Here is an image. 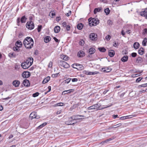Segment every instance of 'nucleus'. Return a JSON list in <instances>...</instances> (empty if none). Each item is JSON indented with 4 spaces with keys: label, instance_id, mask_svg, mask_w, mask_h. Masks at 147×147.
Masks as SVG:
<instances>
[{
    "label": "nucleus",
    "instance_id": "1",
    "mask_svg": "<svg viewBox=\"0 0 147 147\" xmlns=\"http://www.w3.org/2000/svg\"><path fill=\"white\" fill-rule=\"evenodd\" d=\"M34 43L33 39L29 37H26L23 42V43L25 47L28 49H30L32 48Z\"/></svg>",
    "mask_w": 147,
    "mask_h": 147
},
{
    "label": "nucleus",
    "instance_id": "2",
    "mask_svg": "<svg viewBox=\"0 0 147 147\" xmlns=\"http://www.w3.org/2000/svg\"><path fill=\"white\" fill-rule=\"evenodd\" d=\"M89 25L91 26H96L99 23V20L97 18H90L89 19Z\"/></svg>",
    "mask_w": 147,
    "mask_h": 147
},
{
    "label": "nucleus",
    "instance_id": "3",
    "mask_svg": "<svg viewBox=\"0 0 147 147\" xmlns=\"http://www.w3.org/2000/svg\"><path fill=\"white\" fill-rule=\"evenodd\" d=\"M26 27L28 29L32 30L34 28V25L32 21H30L27 22L26 24Z\"/></svg>",
    "mask_w": 147,
    "mask_h": 147
},
{
    "label": "nucleus",
    "instance_id": "4",
    "mask_svg": "<svg viewBox=\"0 0 147 147\" xmlns=\"http://www.w3.org/2000/svg\"><path fill=\"white\" fill-rule=\"evenodd\" d=\"M111 105H110L106 107H101V105L98 102L97 104L94 105V107H95V109H96L97 110H101L103 109H105L106 108L109 107H111Z\"/></svg>",
    "mask_w": 147,
    "mask_h": 147
},
{
    "label": "nucleus",
    "instance_id": "5",
    "mask_svg": "<svg viewBox=\"0 0 147 147\" xmlns=\"http://www.w3.org/2000/svg\"><path fill=\"white\" fill-rule=\"evenodd\" d=\"M59 64L60 66L66 68H67L69 67V65L63 61H60L59 62Z\"/></svg>",
    "mask_w": 147,
    "mask_h": 147
},
{
    "label": "nucleus",
    "instance_id": "6",
    "mask_svg": "<svg viewBox=\"0 0 147 147\" xmlns=\"http://www.w3.org/2000/svg\"><path fill=\"white\" fill-rule=\"evenodd\" d=\"M97 34L94 33H91L89 35L90 39L93 41L96 40L97 39Z\"/></svg>",
    "mask_w": 147,
    "mask_h": 147
},
{
    "label": "nucleus",
    "instance_id": "7",
    "mask_svg": "<svg viewBox=\"0 0 147 147\" xmlns=\"http://www.w3.org/2000/svg\"><path fill=\"white\" fill-rule=\"evenodd\" d=\"M75 123L74 120L72 119V116L69 118L68 121L65 122V124L68 125H73Z\"/></svg>",
    "mask_w": 147,
    "mask_h": 147
},
{
    "label": "nucleus",
    "instance_id": "8",
    "mask_svg": "<svg viewBox=\"0 0 147 147\" xmlns=\"http://www.w3.org/2000/svg\"><path fill=\"white\" fill-rule=\"evenodd\" d=\"M30 76V73L28 71H24L22 74V76L24 78H28Z\"/></svg>",
    "mask_w": 147,
    "mask_h": 147
},
{
    "label": "nucleus",
    "instance_id": "9",
    "mask_svg": "<svg viewBox=\"0 0 147 147\" xmlns=\"http://www.w3.org/2000/svg\"><path fill=\"white\" fill-rule=\"evenodd\" d=\"M33 58L32 57L28 58L25 62L28 65L30 66L32 64L33 62Z\"/></svg>",
    "mask_w": 147,
    "mask_h": 147
},
{
    "label": "nucleus",
    "instance_id": "10",
    "mask_svg": "<svg viewBox=\"0 0 147 147\" xmlns=\"http://www.w3.org/2000/svg\"><path fill=\"white\" fill-rule=\"evenodd\" d=\"M84 74L87 75H94L97 74L98 73V72L95 71L94 72H89L88 71L84 70L83 71Z\"/></svg>",
    "mask_w": 147,
    "mask_h": 147
},
{
    "label": "nucleus",
    "instance_id": "11",
    "mask_svg": "<svg viewBox=\"0 0 147 147\" xmlns=\"http://www.w3.org/2000/svg\"><path fill=\"white\" fill-rule=\"evenodd\" d=\"M147 14V9L145 8L144 9H143L142 11L140 12V15L144 17H145Z\"/></svg>",
    "mask_w": 147,
    "mask_h": 147
},
{
    "label": "nucleus",
    "instance_id": "12",
    "mask_svg": "<svg viewBox=\"0 0 147 147\" xmlns=\"http://www.w3.org/2000/svg\"><path fill=\"white\" fill-rule=\"evenodd\" d=\"M84 117V116L83 115H75L72 116V119H73L75 121L76 120H78V119H82V118H80L79 117Z\"/></svg>",
    "mask_w": 147,
    "mask_h": 147
},
{
    "label": "nucleus",
    "instance_id": "13",
    "mask_svg": "<svg viewBox=\"0 0 147 147\" xmlns=\"http://www.w3.org/2000/svg\"><path fill=\"white\" fill-rule=\"evenodd\" d=\"M85 54L84 52L82 51H79L77 53V56L78 57H82L85 56Z\"/></svg>",
    "mask_w": 147,
    "mask_h": 147
},
{
    "label": "nucleus",
    "instance_id": "14",
    "mask_svg": "<svg viewBox=\"0 0 147 147\" xmlns=\"http://www.w3.org/2000/svg\"><path fill=\"white\" fill-rule=\"evenodd\" d=\"M47 124V123L46 122L43 123L42 124L39 126L38 127H36V130H39L40 129L42 128L43 127L45 126Z\"/></svg>",
    "mask_w": 147,
    "mask_h": 147
},
{
    "label": "nucleus",
    "instance_id": "15",
    "mask_svg": "<svg viewBox=\"0 0 147 147\" xmlns=\"http://www.w3.org/2000/svg\"><path fill=\"white\" fill-rule=\"evenodd\" d=\"M23 84L25 86L28 87L30 85L29 81L26 79L25 80L23 81Z\"/></svg>",
    "mask_w": 147,
    "mask_h": 147
},
{
    "label": "nucleus",
    "instance_id": "16",
    "mask_svg": "<svg viewBox=\"0 0 147 147\" xmlns=\"http://www.w3.org/2000/svg\"><path fill=\"white\" fill-rule=\"evenodd\" d=\"M12 84L15 87H18L20 84V82L18 80H15L13 82Z\"/></svg>",
    "mask_w": 147,
    "mask_h": 147
},
{
    "label": "nucleus",
    "instance_id": "17",
    "mask_svg": "<svg viewBox=\"0 0 147 147\" xmlns=\"http://www.w3.org/2000/svg\"><path fill=\"white\" fill-rule=\"evenodd\" d=\"M96 50L94 48H91L89 49L88 53L90 55L93 54L95 52Z\"/></svg>",
    "mask_w": 147,
    "mask_h": 147
},
{
    "label": "nucleus",
    "instance_id": "18",
    "mask_svg": "<svg viewBox=\"0 0 147 147\" xmlns=\"http://www.w3.org/2000/svg\"><path fill=\"white\" fill-rule=\"evenodd\" d=\"M21 65L22 67L24 69L28 68L30 67L29 65H28L25 62L22 63Z\"/></svg>",
    "mask_w": 147,
    "mask_h": 147
},
{
    "label": "nucleus",
    "instance_id": "19",
    "mask_svg": "<svg viewBox=\"0 0 147 147\" xmlns=\"http://www.w3.org/2000/svg\"><path fill=\"white\" fill-rule=\"evenodd\" d=\"M36 114V113L35 112H32L30 115L29 118L31 119H32L35 117V115Z\"/></svg>",
    "mask_w": 147,
    "mask_h": 147
},
{
    "label": "nucleus",
    "instance_id": "20",
    "mask_svg": "<svg viewBox=\"0 0 147 147\" xmlns=\"http://www.w3.org/2000/svg\"><path fill=\"white\" fill-rule=\"evenodd\" d=\"M50 79V77L48 76L46 78H45L44 80H43L42 82V83L43 84H45L49 81V80Z\"/></svg>",
    "mask_w": 147,
    "mask_h": 147
},
{
    "label": "nucleus",
    "instance_id": "21",
    "mask_svg": "<svg viewBox=\"0 0 147 147\" xmlns=\"http://www.w3.org/2000/svg\"><path fill=\"white\" fill-rule=\"evenodd\" d=\"M60 27L59 26H56L54 28V31L55 33H57L60 31Z\"/></svg>",
    "mask_w": 147,
    "mask_h": 147
},
{
    "label": "nucleus",
    "instance_id": "22",
    "mask_svg": "<svg viewBox=\"0 0 147 147\" xmlns=\"http://www.w3.org/2000/svg\"><path fill=\"white\" fill-rule=\"evenodd\" d=\"M22 45V42L20 40H18L15 43L16 46H18L19 47H21Z\"/></svg>",
    "mask_w": 147,
    "mask_h": 147
},
{
    "label": "nucleus",
    "instance_id": "23",
    "mask_svg": "<svg viewBox=\"0 0 147 147\" xmlns=\"http://www.w3.org/2000/svg\"><path fill=\"white\" fill-rule=\"evenodd\" d=\"M115 54V51L113 50H110L109 51L108 55L110 57H113Z\"/></svg>",
    "mask_w": 147,
    "mask_h": 147
},
{
    "label": "nucleus",
    "instance_id": "24",
    "mask_svg": "<svg viewBox=\"0 0 147 147\" xmlns=\"http://www.w3.org/2000/svg\"><path fill=\"white\" fill-rule=\"evenodd\" d=\"M134 47L135 49H137L139 48L140 44L138 42H135L134 44Z\"/></svg>",
    "mask_w": 147,
    "mask_h": 147
},
{
    "label": "nucleus",
    "instance_id": "25",
    "mask_svg": "<svg viewBox=\"0 0 147 147\" xmlns=\"http://www.w3.org/2000/svg\"><path fill=\"white\" fill-rule=\"evenodd\" d=\"M101 9L102 8L101 7L95 8L94 11V13L96 14L97 12H100Z\"/></svg>",
    "mask_w": 147,
    "mask_h": 147
},
{
    "label": "nucleus",
    "instance_id": "26",
    "mask_svg": "<svg viewBox=\"0 0 147 147\" xmlns=\"http://www.w3.org/2000/svg\"><path fill=\"white\" fill-rule=\"evenodd\" d=\"M61 58L62 59L66 61L68 59L69 57L67 55H61Z\"/></svg>",
    "mask_w": 147,
    "mask_h": 147
},
{
    "label": "nucleus",
    "instance_id": "27",
    "mask_svg": "<svg viewBox=\"0 0 147 147\" xmlns=\"http://www.w3.org/2000/svg\"><path fill=\"white\" fill-rule=\"evenodd\" d=\"M51 38L49 36H47L44 38V41L46 43L49 42L51 40Z\"/></svg>",
    "mask_w": 147,
    "mask_h": 147
},
{
    "label": "nucleus",
    "instance_id": "28",
    "mask_svg": "<svg viewBox=\"0 0 147 147\" xmlns=\"http://www.w3.org/2000/svg\"><path fill=\"white\" fill-rule=\"evenodd\" d=\"M16 56L14 53L11 52L8 54V56L10 58L15 57Z\"/></svg>",
    "mask_w": 147,
    "mask_h": 147
},
{
    "label": "nucleus",
    "instance_id": "29",
    "mask_svg": "<svg viewBox=\"0 0 147 147\" xmlns=\"http://www.w3.org/2000/svg\"><path fill=\"white\" fill-rule=\"evenodd\" d=\"M136 61L138 63H141L142 61V59L141 57H139L136 59Z\"/></svg>",
    "mask_w": 147,
    "mask_h": 147
},
{
    "label": "nucleus",
    "instance_id": "30",
    "mask_svg": "<svg viewBox=\"0 0 147 147\" xmlns=\"http://www.w3.org/2000/svg\"><path fill=\"white\" fill-rule=\"evenodd\" d=\"M83 26V25L81 23H79L77 25V28L79 30H81Z\"/></svg>",
    "mask_w": 147,
    "mask_h": 147
},
{
    "label": "nucleus",
    "instance_id": "31",
    "mask_svg": "<svg viewBox=\"0 0 147 147\" xmlns=\"http://www.w3.org/2000/svg\"><path fill=\"white\" fill-rule=\"evenodd\" d=\"M78 107V105L77 104L71 106L70 108V110L71 111H72L74 109H76Z\"/></svg>",
    "mask_w": 147,
    "mask_h": 147
},
{
    "label": "nucleus",
    "instance_id": "32",
    "mask_svg": "<svg viewBox=\"0 0 147 147\" xmlns=\"http://www.w3.org/2000/svg\"><path fill=\"white\" fill-rule=\"evenodd\" d=\"M144 52V50L143 48H141L138 50V53L140 55H142Z\"/></svg>",
    "mask_w": 147,
    "mask_h": 147
},
{
    "label": "nucleus",
    "instance_id": "33",
    "mask_svg": "<svg viewBox=\"0 0 147 147\" xmlns=\"http://www.w3.org/2000/svg\"><path fill=\"white\" fill-rule=\"evenodd\" d=\"M128 59V57L127 56H124L121 59L122 61L125 62Z\"/></svg>",
    "mask_w": 147,
    "mask_h": 147
},
{
    "label": "nucleus",
    "instance_id": "34",
    "mask_svg": "<svg viewBox=\"0 0 147 147\" xmlns=\"http://www.w3.org/2000/svg\"><path fill=\"white\" fill-rule=\"evenodd\" d=\"M26 18L25 16H22L20 20L21 22L22 23H25L26 21Z\"/></svg>",
    "mask_w": 147,
    "mask_h": 147
},
{
    "label": "nucleus",
    "instance_id": "35",
    "mask_svg": "<svg viewBox=\"0 0 147 147\" xmlns=\"http://www.w3.org/2000/svg\"><path fill=\"white\" fill-rule=\"evenodd\" d=\"M122 124V123H119L116 125H115L113 127H109L110 129L113 128H117L120 126H121Z\"/></svg>",
    "mask_w": 147,
    "mask_h": 147
},
{
    "label": "nucleus",
    "instance_id": "36",
    "mask_svg": "<svg viewBox=\"0 0 147 147\" xmlns=\"http://www.w3.org/2000/svg\"><path fill=\"white\" fill-rule=\"evenodd\" d=\"M73 90V89H70L64 91L62 92V94H67L69 93H70L71 92V91H72Z\"/></svg>",
    "mask_w": 147,
    "mask_h": 147
},
{
    "label": "nucleus",
    "instance_id": "37",
    "mask_svg": "<svg viewBox=\"0 0 147 147\" xmlns=\"http://www.w3.org/2000/svg\"><path fill=\"white\" fill-rule=\"evenodd\" d=\"M147 43V38H145L142 41V44L144 46H146V44Z\"/></svg>",
    "mask_w": 147,
    "mask_h": 147
},
{
    "label": "nucleus",
    "instance_id": "38",
    "mask_svg": "<svg viewBox=\"0 0 147 147\" xmlns=\"http://www.w3.org/2000/svg\"><path fill=\"white\" fill-rule=\"evenodd\" d=\"M98 49L101 52H104L106 51V49L103 47H99Z\"/></svg>",
    "mask_w": 147,
    "mask_h": 147
},
{
    "label": "nucleus",
    "instance_id": "39",
    "mask_svg": "<svg viewBox=\"0 0 147 147\" xmlns=\"http://www.w3.org/2000/svg\"><path fill=\"white\" fill-rule=\"evenodd\" d=\"M78 65H79V64H78L77 63L74 64L72 65V67L74 68H76L77 69H78L79 68V67H78L79 66Z\"/></svg>",
    "mask_w": 147,
    "mask_h": 147
},
{
    "label": "nucleus",
    "instance_id": "40",
    "mask_svg": "<svg viewBox=\"0 0 147 147\" xmlns=\"http://www.w3.org/2000/svg\"><path fill=\"white\" fill-rule=\"evenodd\" d=\"M104 12L107 15H108L110 12V10H109V8H107L104 10Z\"/></svg>",
    "mask_w": 147,
    "mask_h": 147
},
{
    "label": "nucleus",
    "instance_id": "41",
    "mask_svg": "<svg viewBox=\"0 0 147 147\" xmlns=\"http://www.w3.org/2000/svg\"><path fill=\"white\" fill-rule=\"evenodd\" d=\"M71 80V78H68L64 81V83L65 84H68L69 82Z\"/></svg>",
    "mask_w": 147,
    "mask_h": 147
},
{
    "label": "nucleus",
    "instance_id": "42",
    "mask_svg": "<svg viewBox=\"0 0 147 147\" xmlns=\"http://www.w3.org/2000/svg\"><path fill=\"white\" fill-rule=\"evenodd\" d=\"M64 105V103L62 102H60L57 103L55 105V106H62Z\"/></svg>",
    "mask_w": 147,
    "mask_h": 147
},
{
    "label": "nucleus",
    "instance_id": "43",
    "mask_svg": "<svg viewBox=\"0 0 147 147\" xmlns=\"http://www.w3.org/2000/svg\"><path fill=\"white\" fill-rule=\"evenodd\" d=\"M79 44L82 46H83L84 44V41L83 40H81L79 42Z\"/></svg>",
    "mask_w": 147,
    "mask_h": 147
},
{
    "label": "nucleus",
    "instance_id": "44",
    "mask_svg": "<svg viewBox=\"0 0 147 147\" xmlns=\"http://www.w3.org/2000/svg\"><path fill=\"white\" fill-rule=\"evenodd\" d=\"M19 47L18 46H16V47H13V49L14 51H18L19 50Z\"/></svg>",
    "mask_w": 147,
    "mask_h": 147
},
{
    "label": "nucleus",
    "instance_id": "45",
    "mask_svg": "<svg viewBox=\"0 0 147 147\" xmlns=\"http://www.w3.org/2000/svg\"><path fill=\"white\" fill-rule=\"evenodd\" d=\"M95 107H94V105L88 107V109L89 110H91L95 109Z\"/></svg>",
    "mask_w": 147,
    "mask_h": 147
},
{
    "label": "nucleus",
    "instance_id": "46",
    "mask_svg": "<svg viewBox=\"0 0 147 147\" xmlns=\"http://www.w3.org/2000/svg\"><path fill=\"white\" fill-rule=\"evenodd\" d=\"M79 66L78 67H79L78 69L79 70H82L84 69L83 66L79 64Z\"/></svg>",
    "mask_w": 147,
    "mask_h": 147
},
{
    "label": "nucleus",
    "instance_id": "47",
    "mask_svg": "<svg viewBox=\"0 0 147 147\" xmlns=\"http://www.w3.org/2000/svg\"><path fill=\"white\" fill-rule=\"evenodd\" d=\"M39 93L38 92H36L33 94L32 96L33 97H36L39 95Z\"/></svg>",
    "mask_w": 147,
    "mask_h": 147
},
{
    "label": "nucleus",
    "instance_id": "48",
    "mask_svg": "<svg viewBox=\"0 0 147 147\" xmlns=\"http://www.w3.org/2000/svg\"><path fill=\"white\" fill-rule=\"evenodd\" d=\"M147 33V28H144L142 34L144 35L145 34Z\"/></svg>",
    "mask_w": 147,
    "mask_h": 147
},
{
    "label": "nucleus",
    "instance_id": "49",
    "mask_svg": "<svg viewBox=\"0 0 147 147\" xmlns=\"http://www.w3.org/2000/svg\"><path fill=\"white\" fill-rule=\"evenodd\" d=\"M42 28V25H39L38 26L37 30L38 31V32H40V31L41 30Z\"/></svg>",
    "mask_w": 147,
    "mask_h": 147
},
{
    "label": "nucleus",
    "instance_id": "50",
    "mask_svg": "<svg viewBox=\"0 0 147 147\" xmlns=\"http://www.w3.org/2000/svg\"><path fill=\"white\" fill-rule=\"evenodd\" d=\"M142 78L139 77L136 80V82H139L141 80Z\"/></svg>",
    "mask_w": 147,
    "mask_h": 147
},
{
    "label": "nucleus",
    "instance_id": "51",
    "mask_svg": "<svg viewBox=\"0 0 147 147\" xmlns=\"http://www.w3.org/2000/svg\"><path fill=\"white\" fill-rule=\"evenodd\" d=\"M113 45L115 47H118V44L117 43L115 42H113Z\"/></svg>",
    "mask_w": 147,
    "mask_h": 147
},
{
    "label": "nucleus",
    "instance_id": "52",
    "mask_svg": "<svg viewBox=\"0 0 147 147\" xmlns=\"http://www.w3.org/2000/svg\"><path fill=\"white\" fill-rule=\"evenodd\" d=\"M127 116V118L129 119V118H132L136 116V115H129L128 116Z\"/></svg>",
    "mask_w": 147,
    "mask_h": 147
},
{
    "label": "nucleus",
    "instance_id": "53",
    "mask_svg": "<svg viewBox=\"0 0 147 147\" xmlns=\"http://www.w3.org/2000/svg\"><path fill=\"white\" fill-rule=\"evenodd\" d=\"M49 15L52 18L55 16V14L53 12H50L49 13Z\"/></svg>",
    "mask_w": 147,
    "mask_h": 147
},
{
    "label": "nucleus",
    "instance_id": "54",
    "mask_svg": "<svg viewBox=\"0 0 147 147\" xmlns=\"http://www.w3.org/2000/svg\"><path fill=\"white\" fill-rule=\"evenodd\" d=\"M111 38V36L109 35H108L106 37V39L107 40H110Z\"/></svg>",
    "mask_w": 147,
    "mask_h": 147
},
{
    "label": "nucleus",
    "instance_id": "55",
    "mask_svg": "<svg viewBox=\"0 0 147 147\" xmlns=\"http://www.w3.org/2000/svg\"><path fill=\"white\" fill-rule=\"evenodd\" d=\"M127 116L121 117L120 118V119L121 120H124L126 119H127Z\"/></svg>",
    "mask_w": 147,
    "mask_h": 147
},
{
    "label": "nucleus",
    "instance_id": "56",
    "mask_svg": "<svg viewBox=\"0 0 147 147\" xmlns=\"http://www.w3.org/2000/svg\"><path fill=\"white\" fill-rule=\"evenodd\" d=\"M71 11H69V12L65 14L66 16H69L71 15Z\"/></svg>",
    "mask_w": 147,
    "mask_h": 147
},
{
    "label": "nucleus",
    "instance_id": "57",
    "mask_svg": "<svg viewBox=\"0 0 147 147\" xmlns=\"http://www.w3.org/2000/svg\"><path fill=\"white\" fill-rule=\"evenodd\" d=\"M137 55V53H131V56L133 57H135Z\"/></svg>",
    "mask_w": 147,
    "mask_h": 147
},
{
    "label": "nucleus",
    "instance_id": "58",
    "mask_svg": "<svg viewBox=\"0 0 147 147\" xmlns=\"http://www.w3.org/2000/svg\"><path fill=\"white\" fill-rule=\"evenodd\" d=\"M52 66V62L51 61H50L48 65V67H51Z\"/></svg>",
    "mask_w": 147,
    "mask_h": 147
},
{
    "label": "nucleus",
    "instance_id": "59",
    "mask_svg": "<svg viewBox=\"0 0 147 147\" xmlns=\"http://www.w3.org/2000/svg\"><path fill=\"white\" fill-rule=\"evenodd\" d=\"M58 73H56L55 74H53L52 75V77L53 78H55L56 77H57L58 76Z\"/></svg>",
    "mask_w": 147,
    "mask_h": 147
},
{
    "label": "nucleus",
    "instance_id": "60",
    "mask_svg": "<svg viewBox=\"0 0 147 147\" xmlns=\"http://www.w3.org/2000/svg\"><path fill=\"white\" fill-rule=\"evenodd\" d=\"M65 27H66V30L67 31H69L70 30V27L69 25H67Z\"/></svg>",
    "mask_w": 147,
    "mask_h": 147
},
{
    "label": "nucleus",
    "instance_id": "61",
    "mask_svg": "<svg viewBox=\"0 0 147 147\" xmlns=\"http://www.w3.org/2000/svg\"><path fill=\"white\" fill-rule=\"evenodd\" d=\"M17 22L18 26H19V24L20 22V19L19 18H17Z\"/></svg>",
    "mask_w": 147,
    "mask_h": 147
},
{
    "label": "nucleus",
    "instance_id": "62",
    "mask_svg": "<svg viewBox=\"0 0 147 147\" xmlns=\"http://www.w3.org/2000/svg\"><path fill=\"white\" fill-rule=\"evenodd\" d=\"M78 80V79L76 78H74L72 79V81L73 82H77Z\"/></svg>",
    "mask_w": 147,
    "mask_h": 147
},
{
    "label": "nucleus",
    "instance_id": "63",
    "mask_svg": "<svg viewBox=\"0 0 147 147\" xmlns=\"http://www.w3.org/2000/svg\"><path fill=\"white\" fill-rule=\"evenodd\" d=\"M111 69L109 67H107L106 68V70L108 71H107V72H108L111 71Z\"/></svg>",
    "mask_w": 147,
    "mask_h": 147
},
{
    "label": "nucleus",
    "instance_id": "64",
    "mask_svg": "<svg viewBox=\"0 0 147 147\" xmlns=\"http://www.w3.org/2000/svg\"><path fill=\"white\" fill-rule=\"evenodd\" d=\"M53 38V39L54 40H55V41L57 42H59V40H58V39H57L55 37H54Z\"/></svg>",
    "mask_w": 147,
    "mask_h": 147
}]
</instances>
